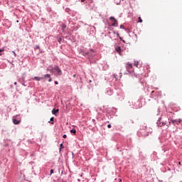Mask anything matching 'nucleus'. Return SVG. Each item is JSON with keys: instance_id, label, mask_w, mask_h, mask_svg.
<instances>
[{"instance_id": "1a4fd4ad", "label": "nucleus", "mask_w": 182, "mask_h": 182, "mask_svg": "<svg viewBox=\"0 0 182 182\" xmlns=\"http://www.w3.org/2000/svg\"><path fill=\"white\" fill-rule=\"evenodd\" d=\"M115 50L118 53H120L122 52V48L120 47H116L115 48Z\"/></svg>"}, {"instance_id": "f8f14e48", "label": "nucleus", "mask_w": 182, "mask_h": 182, "mask_svg": "<svg viewBox=\"0 0 182 182\" xmlns=\"http://www.w3.org/2000/svg\"><path fill=\"white\" fill-rule=\"evenodd\" d=\"M61 28H62L63 31V29H66V26H65V23H63V24L61 25Z\"/></svg>"}, {"instance_id": "a878e982", "label": "nucleus", "mask_w": 182, "mask_h": 182, "mask_svg": "<svg viewBox=\"0 0 182 182\" xmlns=\"http://www.w3.org/2000/svg\"><path fill=\"white\" fill-rule=\"evenodd\" d=\"M15 86H16V85H18V83L16 82H14Z\"/></svg>"}, {"instance_id": "f257e3e1", "label": "nucleus", "mask_w": 182, "mask_h": 182, "mask_svg": "<svg viewBox=\"0 0 182 182\" xmlns=\"http://www.w3.org/2000/svg\"><path fill=\"white\" fill-rule=\"evenodd\" d=\"M13 123L14 124H19L21 123V117L19 115H16L13 118Z\"/></svg>"}, {"instance_id": "6e6552de", "label": "nucleus", "mask_w": 182, "mask_h": 182, "mask_svg": "<svg viewBox=\"0 0 182 182\" xmlns=\"http://www.w3.org/2000/svg\"><path fill=\"white\" fill-rule=\"evenodd\" d=\"M52 113H53V114H56V113H59V109H53L52 110Z\"/></svg>"}, {"instance_id": "6ab92c4d", "label": "nucleus", "mask_w": 182, "mask_h": 182, "mask_svg": "<svg viewBox=\"0 0 182 182\" xmlns=\"http://www.w3.org/2000/svg\"><path fill=\"white\" fill-rule=\"evenodd\" d=\"M63 139H66V137H68V136H66V134H64V135L63 136Z\"/></svg>"}, {"instance_id": "7c9ffc66", "label": "nucleus", "mask_w": 182, "mask_h": 182, "mask_svg": "<svg viewBox=\"0 0 182 182\" xmlns=\"http://www.w3.org/2000/svg\"><path fill=\"white\" fill-rule=\"evenodd\" d=\"M73 77H76V75H74Z\"/></svg>"}, {"instance_id": "dca6fc26", "label": "nucleus", "mask_w": 182, "mask_h": 182, "mask_svg": "<svg viewBox=\"0 0 182 182\" xmlns=\"http://www.w3.org/2000/svg\"><path fill=\"white\" fill-rule=\"evenodd\" d=\"M53 172H54L53 169H51V170L50 171V176H52V174H53Z\"/></svg>"}, {"instance_id": "f03ea898", "label": "nucleus", "mask_w": 182, "mask_h": 182, "mask_svg": "<svg viewBox=\"0 0 182 182\" xmlns=\"http://www.w3.org/2000/svg\"><path fill=\"white\" fill-rule=\"evenodd\" d=\"M44 80H46V79H48V82H52V77H50V74H46L44 76Z\"/></svg>"}, {"instance_id": "cd10ccee", "label": "nucleus", "mask_w": 182, "mask_h": 182, "mask_svg": "<svg viewBox=\"0 0 182 182\" xmlns=\"http://www.w3.org/2000/svg\"><path fill=\"white\" fill-rule=\"evenodd\" d=\"M85 1H86V0H81V2H85Z\"/></svg>"}, {"instance_id": "c85d7f7f", "label": "nucleus", "mask_w": 182, "mask_h": 182, "mask_svg": "<svg viewBox=\"0 0 182 182\" xmlns=\"http://www.w3.org/2000/svg\"><path fill=\"white\" fill-rule=\"evenodd\" d=\"M36 49H39V46H37V47H36Z\"/></svg>"}, {"instance_id": "39448f33", "label": "nucleus", "mask_w": 182, "mask_h": 182, "mask_svg": "<svg viewBox=\"0 0 182 182\" xmlns=\"http://www.w3.org/2000/svg\"><path fill=\"white\" fill-rule=\"evenodd\" d=\"M127 70L128 72H130V69L133 68V65H132L130 63H127L126 65Z\"/></svg>"}, {"instance_id": "b1692460", "label": "nucleus", "mask_w": 182, "mask_h": 182, "mask_svg": "<svg viewBox=\"0 0 182 182\" xmlns=\"http://www.w3.org/2000/svg\"><path fill=\"white\" fill-rule=\"evenodd\" d=\"M85 55H88V56H90V54L89 53H85Z\"/></svg>"}, {"instance_id": "4468645a", "label": "nucleus", "mask_w": 182, "mask_h": 182, "mask_svg": "<svg viewBox=\"0 0 182 182\" xmlns=\"http://www.w3.org/2000/svg\"><path fill=\"white\" fill-rule=\"evenodd\" d=\"M134 65H135L136 68H139V63L137 61H135Z\"/></svg>"}, {"instance_id": "9d476101", "label": "nucleus", "mask_w": 182, "mask_h": 182, "mask_svg": "<svg viewBox=\"0 0 182 182\" xmlns=\"http://www.w3.org/2000/svg\"><path fill=\"white\" fill-rule=\"evenodd\" d=\"M149 130H150V129H149V128H146V131H145V132H146V133H144V136H149Z\"/></svg>"}, {"instance_id": "9b49d317", "label": "nucleus", "mask_w": 182, "mask_h": 182, "mask_svg": "<svg viewBox=\"0 0 182 182\" xmlns=\"http://www.w3.org/2000/svg\"><path fill=\"white\" fill-rule=\"evenodd\" d=\"M54 119H55L54 117H51L50 119V121L48 122V123H50V122H51V124H53V120H54Z\"/></svg>"}, {"instance_id": "423d86ee", "label": "nucleus", "mask_w": 182, "mask_h": 182, "mask_svg": "<svg viewBox=\"0 0 182 182\" xmlns=\"http://www.w3.org/2000/svg\"><path fill=\"white\" fill-rule=\"evenodd\" d=\"M55 70H56L57 73L59 75V76H61L62 75V70H60V68H59L58 66H57Z\"/></svg>"}, {"instance_id": "0eeeda50", "label": "nucleus", "mask_w": 182, "mask_h": 182, "mask_svg": "<svg viewBox=\"0 0 182 182\" xmlns=\"http://www.w3.org/2000/svg\"><path fill=\"white\" fill-rule=\"evenodd\" d=\"M34 79L37 80L38 82H40V80H43L45 77H35Z\"/></svg>"}, {"instance_id": "f3484780", "label": "nucleus", "mask_w": 182, "mask_h": 182, "mask_svg": "<svg viewBox=\"0 0 182 182\" xmlns=\"http://www.w3.org/2000/svg\"><path fill=\"white\" fill-rule=\"evenodd\" d=\"M120 29H124V26L121 25V26H120Z\"/></svg>"}, {"instance_id": "7ed1b4c3", "label": "nucleus", "mask_w": 182, "mask_h": 182, "mask_svg": "<svg viewBox=\"0 0 182 182\" xmlns=\"http://www.w3.org/2000/svg\"><path fill=\"white\" fill-rule=\"evenodd\" d=\"M171 122L173 124H178V123H181V119H171Z\"/></svg>"}, {"instance_id": "ddd939ff", "label": "nucleus", "mask_w": 182, "mask_h": 182, "mask_svg": "<svg viewBox=\"0 0 182 182\" xmlns=\"http://www.w3.org/2000/svg\"><path fill=\"white\" fill-rule=\"evenodd\" d=\"M70 133H73V134H76V129H71Z\"/></svg>"}, {"instance_id": "5701e85b", "label": "nucleus", "mask_w": 182, "mask_h": 182, "mask_svg": "<svg viewBox=\"0 0 182 182\" xmlns=\"http://www.w3.org/2000/svg\"><path fill=\"white\" fill-rule=\"evenodd\" d=\"M117 36L120 38V34H119V33H117Z\"/></svg>"}, {"instance_id": "2eb2a0df", "label": "nucleus", "mask_w": 182, "mask_h": 182, "mask_svg": "<svg viewBox=\"0 0 182 182\" xmlns=\"http://www.w3.org/2000/svg\"><path fill=\"white\" fill-rule=\"evenodd\" d=\"M139 22H140V23H141V22H143L141 17H139Z\"/></svg>"}, {"instance_id": "aec40b11", "label": "nucleus", "mask_w": 182, "mask_h": 182, "mask_svg": "<svg viewBox=\"0 0 182 182\" xmlns=\"http://www.w3.org/2000/svg\"><path fill=\"white\" fill-rule=\"evenodd\" d=\"M12 53H14V56H16V53H15V51H12Z\"/></svg>"}, {"instance_id": "412c9836", "label": "nucleus", "mask_w": 182, "mask_h": 182, "mask_svg": "<svg viewBox=\"0 0 182 182\" xmlns=\"http://www.w3.org/2000/svg\"><path fill=\"white\" fill-rule=\"evenodd\" d=\"M4 50H5L4 48L0 49V53L4 52Z\"/></svg>"}, {"instance_id": "c756f323", "label": "nucleus", "mask_w": 182, "mask_h": 182, "mask_svg": "<svg viewBox=\"0 0 182 182\" xmlns=\"http://www.w3.org/2000/svg\"><path fill=\"white\" fill-rule=\"evenodd\" d=\"M0 56H2V53H0Z\"/></svg>"}, {"instance_id": "bb28decb", "label": "nucleus", "mask_w": 182, "mask_h": 182, "mask_svg": "<svg viewBox=\"0 0 182 182\" xmlns=\"http://www.w3.org/2000/svg\"><path fill=\"white\" fill-rule=\"evenodd\" d=\"M60 147H63V144H60Z\"/></svg>"}, {"instance_id": "a211bd4d", "label": "nucleus", "mask_w": 182, "mask_h": 182, "mask_svg": "<svg viewBox=\"0 0 182 182\" xmlns=\"http://www.w3.org/2000/svg\"><path fill=\"white\" fill-rule=\"evenodd\" d=\"M107 127H108V129H110V128H112V125L111 124H108Z\"/></svg>"}, {"instance_id": "393cba45", "label": "nucleus", "mask_w": 182, "mask_h": 182, "mask_svg": "<svg viewBox=\"0 0 182 182\" xmlns=\"http://www.w3.org/2000/svg\"><path fill=\"white\" fill-rule=\"evenodd\" d=\"M55 85H58V81H55Z\"/></svg>"}, {"instance_id": "4be33fe9", "label": "nucleus", "mask_w": 182, "mask_h": 182, "mask_svg": "<svg viewBox=\"0 0 182 182\" xmlns=\"http://www.w3.org/2000/svg\"><path fill=\"white\" fill-rule=\"evenodd\" d=\"M61 41H62V38H59L58 40L59 43H60Z\"/></svg>"}, {"instance_id": "2f4dec72", "label": "nucleus", "mask_w": 182, "mask_h": 182, "mask_svg": "<svg viewBox=\"0 0 182 182\" xmlns=\"http://www.w3.org/2000/svg\"><path fill=\"white\" fill-rule=\"evenodd\" d=\"M119 182H122V179H119Z\"/></svg>"}, {"instance_id": "20e7f679", "label": "nucleus", "mask_w": 182, "mask_h": 182, "mask_svg": "<svg viewBox=\"0 0 182 182\" xmlns=\"http://www.w3.org/2000/svg\"><path fill=\"white\" fill-rule=\"evenodd\" d=\"M109 19H110L111 21H114V22H113V23H112V26H116V25H117V20H116V18H114V17L111 16V17L109 18Z\"/></svg>"}]
</instances>
